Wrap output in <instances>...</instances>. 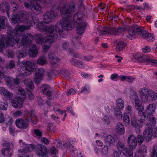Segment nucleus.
Instances as JSON below:
<instances>
[{"label": "nucleus", "mask_w": 157, "mask_h": 157, "mask_svg": "<svg viewBox=\"0 0 157 157\" xmlns=\"http://www.w3.org/2000/svg\"><path fill=\"white\" fill-rule=\"evenodd\" d=\"M115 140L114 138L111 135H108L105 139V142L109 146H112L114 144Z\"/></svg>", "instance_id": "obj_26"}, {"label": "nucleus", "mask_w": 157, "mask_h": 157, "mask_svg": "<svg viewBox=\"0 0 157 157\" xmlns=\"http://www.w3.org/2000/svg\"><path fill=\"white\" fill-rule=\"evenodd\" d=\"M84 92H86L87 93L90 92L89 88L86 86H85L82 87L81 93H82Z\"/></svg>", "instance_id": "obj_57"}, {"label": "nucleus", "mask_w": 157, "mask_h": 157, "mask_svg": "<svg viewBox=\"0 0 157 157\" xmlns=\"http://www.w3.org/2000/svg\"><path fill=\"white\" fill-rule=\"evenodd\" d=\"M15 66V62L13 60H11L8 62L6 66V68L7 69L10 70L11 69L14 68Z\"/></svg>", "instance_id": "obj_38"}, {"label": "nucleus", "mask_w": 157, "mask_h": 157, "mask_svg": "<svg viewBox=\"0 0 157 157\" xmlns=\"http://www.w3.org/2000/svg\"><path fill=\"white\" fill-rule=\"evenodd\" d=\"M2 8L4 10H5L6 11L7 13V15L8 17H9V10H10V6L9 5V4L7 2H5L3 3L2 4Z\"/></svg>", "instance_id": "obj_37"}, {"label": "nucleus", "mask_w": 157, "mask_h": 157, "mask_svg": "<svg viewBox=\"0 0 157 157\" xmlns=\"http://www.w3.org/2000/svg\"><path fill=\"white\" fill-rule=\"evenodd\" d=\"M86 16L84 13L80 11L74 15L73 17V23L74 25L82 23L83 21H86L85 18Z\"/></svg>", "instance_id": "obj_12"}, {"label": "nucleus", "mask_w": 157, "mask_h": 157, "mask_svg": "<svg viewBox=\"0 0 157 157\" xmlns=\"http://www.w3.org/2000/svg\"><path fill=\"white\" fill-rule=\"evenodd\" d=\"M135 79V78L134 77L127 76L126 78V81L128 82L132 83Z\"/></svg>", "instance_id": "obj_59"}, {"label": "nucleus", "mask_w": 157, "mask_h": 157, "mask_svg": "<svg viewBox=\"0 0 157 157\" xmlns=\"http://www.w3.org/2000/svg\"><path fill=\"white\" fill-rule=\"evenodd\" d=\"M16 90L17 94L20 95L17 96L15 99L17 100V102L18 103L24 101L26 98L25 90L20 87H16Z\"/></svg>", "instance_id": "obj_13"}, {"label": "nucleus", "mask_w": 157, "mask_h": 157, "mask_svg": "<svg viewBox=\"0 0 157 157\" xmlns=\"http://www.w3.org/2000/svg\"><path fill=\"white\" fill-rule=\"evenodd\" d=\"M22 114V112L19 110L13 113V115L16 117H17Z\"/></svg>", "instance_id": "obj_61"}, {"label": "nucleus", "mask_w": 157, "mask_h": 157, "mask_svg": "<svg viewBox=\"0 0 157 157\" xmlns=\"http://www.w3.org/2000/svg\"><path fill=\"white\" fill-rule=\"evenodd\" d=\"M138 151L143 154L147 153V148L145 145L141 146L138 150Z\"/></svg>", "instance_id": "obj_42"}, {"label": "nucleus", "mask_w": 157, "mask_h": 157, "mask_svg": "<svg viewBox=\"0 0 157 157\" xmlns=\"http://www.w3.org/2000/svg\"><path fill=\"white\" fill-rule=\"evenodd\" d=\"M4 97L6 99L8 100H10L12 99V98L13 97V94L11 92L8 91Z\"/></svg>", "instance_id": "obj_49"}, {"label": "nucleus", "mask_w": 157, "mask_h": 157, "mask_svg": "<svg viewBox=\"0 0 157 157\" xmlns=\"http://www.w3.org/2000/svg\"><path fill=\"white\" fill-rule=\"evenodd\" d=\"M151 50L150 47L149 46H147L144 48H142V51L144 53H147L150 52Z\"/></svg>", "instance_id": "obj_56"}, {"label": "nucleus", "mask_w": 157, "mask_h": 157, "mask_svg": "<svg viewBox=\"0 0 157 157\" xmlns=\"http://www.w3.org/2000/svg\"><path fill=\"white\" fill-rule=\"evenodd\" d=\"M133 58L136 60L141 63L144 61L150 63L151 59V58L148 56L137 54L134 55Z\"/></svg>", "instance_id": "obj_21"}, {"label": "nucleus", "mask_w": 157, "mask_h": 157, "mask_svg": "<svg viewBox=\"0 0 157 157\" xmlns=\"http://www.w3.org/2000/svg\"><path fill=\"white\" fill-rule=\"evenodd\" d=\"M13 122V120L12 118L9 117L7 119V122L6 123V124L7 125H10L12 124Z\"/></svg>", "instance_id": "obj_62"}, {"label": "nucleus", "mask_w": 157, "mask_h": 157, "mask_svg": "<svg viewBox=\"0 0 157 157\" xmlns=\"http://www.w3.org/2000/svg\"><path fill=\"white\" fill-rule=\"evenodd\" d=\"M116 131L119 134H124L125 132V129L124 125L121 123L120 122L118 123L116 127Z\"/></svg>", "instance_id": "obj_27"}, {"label": "nucleus", "mask_w": 157, "mask_h": 157, "mask_svg": "<svg viewBox=\"0 0 157 157\" xmlns=\"http://www.w3.org/2000/svg\"><path fill=\"white\" fill-rule=\"evenodd\" d=\"M117 149L120 153H122L125 156L128 154L127 148L125 147V145L123 142L118 141L116 144Z\"/></svg>", "instance_id": "obj_18"}, {"label": "nucleus", "mask_w": 157, "mask_h": 157, "mask_svg": "<svg viewBox=\"0 0 157 157\" xmlns=\"http://www.w3.org/2000/svg\"><path fill=\"white\" fill-rule=\"evenodd\" d=\"M47 129L48 130L52 132H54L56 130L55 127L51 123L48 124L47 126Z\"/></svg>", "instance_id": "obj_41"}, {"label": "nucleus", "mask_w": 157, "mask_h": 157, "mask_svg": "<svg viewBox=\"0 0 157 157\" xmlns=\"http://www.w3.org/2000/svg\"><path fill=\"white\" fill-rule=\"evenodd\" d=\"M35 148L36 154L39 156H43L48 154V149L44 145L38 144Z\"/></svg>", "instance_id": "obj_16"}, {"label": "nucleus", "mask_w": 157, "mask_h": 157, "mask_svg": "<svg viewBox=\"0 0 157 157\" xmlns=\"http://www.w3.org/2000/svg\"><path fill=\"white\" fill-rule=\"evenodd\" d=\"M7 103H5L4 102L1 103L0 105V109L3 110H6L8 106Z\"/></svg>", "instance_id": "obj_55"}, {"label": "nucleus", "mask_w": 157, "mask_h": 157, "mask_svg": "<svg viewBox=\"0 0 157 157\" xmlns=\"http://www.w3.org/2000/svg\"><path fill=\"white\" fill-rule=\"evenodd\" d=\"M59 10L57 6L52 7L51 10L50 12H48L45 13L43 16V18L45 20H48L50 19V22L54 17L58 15Z\"/></svg>", "instance_id": "obj_11"}, {"label": "nucleus", "mask_w": 157, "mask_h": 157, "mask_svg": "<svg viewBox=\"0 0 157 157\" xmlns=\"http://www.w3.org/2000/svg\"><path fill=\"white\" fill-rule=\"evenodd\" d=\"M50 89V87L47 85H42L40 87V92L44 94Z\"/></svg>", "instance_id": "obj_36"}, {"label": "nucleus", "mask_w": 157, "mask_h": 157, "mask_svg": "<svg viewBox=\"0 0 157 157\" xmlns=\"http://www.w3.org/2000/svg\"><path fill=\"white\" fill-rule=\"evenodd\" d=\"M86 21H83L82 23L75 24L76 25V32L79 35L82 34L85 32L86 27L87 25Z\"/></svg>", "instance_id": "obj_20"}, {"label": "nucleus", "mask_w": 157, "mask_h": 157, "mask_svg": "<svg viewBox=\"0 0 157 157\" xmlns=\"http://www.w3.org/2000/svg\"><path fill=\"white\" fill-rule=\"evenodd\" d=\"M133 96L135 99V107L137 110H139L138 114L139 116H144L146 117V113L142 112L144 109V107L142 105L141 101L139 99L136 93H134Z\"/></svg>", "instance_id": "obj_9"}, {"label": "nucleus", "mask_w": 157, "mask_h": 157, "mask_svg": "<svg viewBox=\"0 0 157 157\" xmlns=\"http://www.w3.org/2000/svg\"><path fill=\"white\" fill-rule=\"evenodd\" d=\"M5 18L4 16H0V29H4Z\"/></svg>", "instance_id": "obj_40"}, {"label": "nucleus", "mask_w": 157, "mask_h": 157, "mask_svg": "<svg viewBox=\"0 0 157 157\" xmlns=\"http://www.w3.org/2000/svg\"><path fill=\"white\" fill-rule=\"evenodd\" d=\"M44 70L43 68H37L35 69L34 81L36 84H38L40 82L44 75Z\"/></svg>", "instance_id": "obj_14"}, {"label": "nucleus", "mask_w": 157, "mask_h": 157, "mask_svg": "<svg viewBox=\"0 0 157 157\" xmlns=\"http://www.w3.org/2000/svg\"><path fill=\"white\" fill-rule=\"evenodd\" d=\"M75 10V5L73 3L65 5L61 8V14L65 16V17L63 18L60 21V25L63 29L67 30H70L72 29L73 26V23L69 18Z\"/></svg>", "instance_id": "obj_2"}, {"label": "nucleus", "mask_w": 157, "mask_h": 157, "mask_svg": "<svg viewBox=\"0 0 157 157\" xmlns=\"http://www.w3.org/2000/svg\"><path fill=\"white\" fill-rule=\"evenodd\" d=\"M108 148L107 146L105 145L101 149V152L104 155H106L108 154Z\"/></svg>", "instance_id": "obj_45"}, {"label": "nucleus", "mask_w": 157, "mask_h": 157, "mask_svg": "<svg viewBox=\"0 0 157 157\" xmlns=\"http://www.w3.org/2000/svg\"><path fill=\"white\" fill-rule=\"evenodd\" d=\"M148 121L149 123H148L146 124L147 127L146 129H147V130H151V131H152L153 125L155 124V123L154 124H153L151 122L149 121L148 120Z\"/></svg>", "instance_id": "obj_53"}, {"label": "nucleus", "mask_w": 157, "mask_h": 157, "mask_svg": "<svg viewBox=\"0 0 157 157\" xmlns=\"http://www.w3.org/2000/svg\"><path fill=\"white\" fill-rule=\"evenodd\" d=\"M15 124L17 127L23 130L26 129L29 126V122L27 119H23L22 118H18L16 119Z\"/></svg>", "instance_id": "obj_15"}, {"label": "nucleus", "mask_w": 157, "mask_h": 157, "mask_svg": "<svg viewBox=\"0 0 157 157\" xmlns=\"http://www.w3.org/2000/svg\"><path fill=\"white\" fill-rule=\"evenodd\" d=\"M48 59L49 62L52 64H56L59 61V59L52 52L48 53Z\"/></svg>", "instance_id": "obj_22"}, {"label": "nucleus", "mask_w": 157, "mask_h": 157, "mask_svg": "<svg viewBox=\"0 0 157 157\" xmlns=\"http://www.w3.org/2000/svg\"><path fill=\"white\" fill-rule=\"evenodd\" d=\"M36 147L35 145L32 144H26L22 151L25 152H29L33 151Z\"/></svg>", "instance_id": "obj_33"}, {"label": "nucleus", "mask_w": 157, "mask_h": 157, "mask_svg": "<svg viewBox=\"0 0 157 157\" xmlns=\"http://www.w3.org/2000/svg\"><path fill=\"white\" fill-rule=\"evenodd\" d=\"M136 25H134L130 28L128 30V32L129 34L128 38L131 40H133L136 37L135 34L136 31Z\"/></svg>", "instance_id": "obj_24"}, {"label": "nucleus", "mask_w": 157, "mask_h": 157, "mask_svg": "<svg viewBox=\"0 0 157 157\" xmlns=\"http://www.w3.org/2000/svg\"><path fill=\"white\" fill-rule=\"evenodd\" d=\"M76 91L73 89H70L67 92V95L69 96L70 95H73L75 94Z\"/></svg>", "instance_id": "obj_54"}, {"label": "nucleus", "mask_w": 157, "mask_h": 157, "mask_svg": "<svg viewBox=\"0 0 157 157\" xmlns=\"http://www.w3.org/2000/svg\"><path fill=\"white\" fill-rule=\"evenodd\" d=\"M11 102L12 103V106L15 108H17L18 107L19 108L21 109L23 107V102L18 103L17 100L13 99L11 101Z\"/></svg>", "instance_id": "obj_35"}, {"label": "nucleus", "mask_w": 157, "mask_h": 157, "mask_svg": "<svg viewBox=\"0 0 157 157\" xmlns=\"http://www.w3.org/2000/svg\"><path fill=\"white\" fill-rule=\"evenodd\" d=\"M13 78L10 77L7 78V83L8 85H10L11 86H13L14 82L12 79Z\"/></svg>", "instance_id": "obj_58"}, {"label": "nucleus", "mask_w": 157, "mask_h": 157, "mask_svg": "<svg viewBox=\"0 0 157 157\" xmlns=\"http://www.w3.org/2000/svg\"><path fill=\"white\" fill-rule=\"evenodd\" d=\"M24 84L26 87L33 90L34 89V86L33 82L29 79H25L24 81Z\"/></svg>", "instance_id": "obj_30"}, {"label": "nucleus", "mask_w": 157, "mask_h": 157, "mask_svg": "<svg viewBox=\"0 0 157 157\" xmlns=\"http://www.w3.org/2000/svg\"><path fill=\"white\" fill-rule=\"evenodd\" d=\"M13 154V152L9 148H4L1 150L2 157H10Z\"/></svg>", "instance_id": "obj_25"}, {"label": "nucleus", "mask_w": 157, "mask_h": 157, "mask_svg": "<svg viewBox=\"0 0 157 157\" xmlns=\"http://www.w3.org/2000/svg\"><path fill=\"white\" fill-rule=\"evenodd\" d=\"M79 40H78V37L77 36L73 39L72 43L74 45H77V44L80 45V44L78 43Z\"/></svg>", "instance_id": "obj_63"}, {"label": "nucleus", "mask_w": 157, "mask_h": 157, "mask_svg": "<svg viewBox=\"0 0 157 157\" xmlns=\"http://www.w3.org/2000/svg\"><path fill=\"white\" fill-rule=\"evenodd\" d=\"M151 157H157V147L156 146L153 147Z\"/></svg>", "instance_id": "obj_48"}, {"label": "nucleus", "mask_w": 157, "mask_h": 157, "mask_svg": "<svg viewBox=\"0 0 157 157\" xmlns=\"http://www.w3.org/2000/svg\"><path fill=\"white\" fill-rule=\"evenodd\" d=\"M18 155L19 157H29V155L26 153L21 150L20 149L18 150Z\"/></svg>", "instance_id": "obj_43"}, {"label": "nucleus", "mask_w": 157, "mask_h": 157, "mask_svg": "<svg viewBox=\"0 0 157 157\" xmlns=\"http://www.w3.org/2000/svg\"><path fill=\"white\" fill-rule=\"evenodd\" d=\"M156 105L154 103L149 105L147 107L146 113L147 114V119L149 121L154 124L155 122V119L152 114L155 110Z\"/></svg>", "instance_id": "obj_8"}, {"label": "nucleus", "mask_w": 157, "mask_h": 157, "mask_svg": "<svg viewBox=\"0 0 157 157\" xmlns=\"http://www.w3.org/2000/svg\"><path fill=\"white\" fill-rule=\"evenodd\" d=\"M38 53V51L35 45L34 44H31L30 46L29 54L31 57H33L36 56Z\"/></svg>", "instance_id": "obj_23"}, {"label": "nucleus", "mask_w": 157, "mask_h": 157, "mask_svg": "<svg viewBox=\"0 0 157 157\" xmlns=\"http://www.w3.org/2000/svg\"><path fill=\"white\" fill-rule=\"evenodd\" d=\"M49 99H51L53 97H58V94L56 92H52L49 90L46 93L44 94Z\"/></svg>", "instance_id": "obj_32"}, {"label": "nucleus", "mask_w": 157, "mask_h": 157, "mask_svg": "<svg viewBox=\"0 0 157 157\" xmlns=\"http://www.w3.org/2000/svg\"><path fill=\"white\" fill-rule=\"evenodd\" d=\"M13 7V16L12 17L11 20L12 22L14 24H16L13 22L14 20L17 21V19L16 18V15H19L20 17H21L20 14V12L22 11H19L18 9V2L16 5L13 4L11 5Z\"/></svg>", "instance_id": "obj_17"}, {"label": "nucleus", "mask_w": 157, "mask_h": 157, "mask_svg": "<svg viewBox=\"0 0 157 157\" xmlns=\"http://www.w3.org/2000/svg\"><path fill=\"white\" fill-rule=\"evenodd\" d=\"M21 17L17 15V21L14 20L15 23L21 22H25L28 24L26 25H18L14 28V32L10 27L8 28L7 37H3L0 39V52H2L4 48H6L10 44H17V48H19L21 46L29 44L34 40V37L30 33H28L26 35L23 36V32L29 29L33 25V23L36 25L34 27L40 31H43L47 34L46 36L43 37L41 35H37L36 36L35 41L38 44H41L43 48L45 50L48 49L50 47L51 43L56 41L58 37V33L62 37L63 36V29H59V25H56L55 27L51 26H48L47 24L50 22V19L45 20L39 22L38 17H33L31 14H29L26 11L20 12Z\"/></svg>", "instance_id": "obj_1"}, {"label": "nucleus", "mask_w": 157, "mask_h": 157, "mask_svg": "<svg viewBox=\"0 0 157 157\" xmlns=\"http://www.w3.org/2000/svg\"><path fill=\"white\" fill-rule=\"evenodd\" d=\"M146 117L145 116H139L138 121L139 122V124L136 120L135 118L131 119V125L133 127L135 128V129L137 133H140L141 132L140 129L143 125V123L145 121Z\"/></svg>", "instance_id": "obj_7"}, {"label": "nucleus", "mask_w": 157, "mask_h": 157, "mask_svg": "<svg viewBox=\"0 0 157 157\" xmlns=\"http://www.w3.org/2000/svg\"><path fill=\"white\" fill-rule=\"evenodd\" d=\"M123 121L124 123L128 124L129 122L130 118L129 115L127 113L124 114L123 118Z\"/></svg>", "instance_id": "obj_44"}, {"label": "nucleus", "mask_w": 157, "mask_h": 157, "mask_svg": "<svg viewBox=\"0 0 157 157\" xmlns=\"http://www.w3.org/2000/svg\"><path fill=\"white\" fill-rule=\"evenodd\" d=\"M140 96L141 99L145 102L153 101L157 99V93L151 90H148L145 88L140 89Z\"/></svg>", "instance_id": "obj_3"}, {"label": "nucleus", "mask_w": 157, "mask_h": 157, "mask_svg": "<svg viewBox=\"0 0 157 157\" xmlns=\"http://www.w3.org/2000/svg\"><path fill=\"white\" fill-rule=\"evenodd\" d=\"M6 54L8 57L10 58H12L14 56V53L12 51L10 50H6Z\"/></svg>", "instance_id": "obj_50"}, {"label": "nucleus", "mask_w": 157, "mask_h": 157, "mask_svg": "<svg viewBox=\"0 0 157 157\" xmlns=\"http://www.w3.org/2000/svg\"><path fill=\"white\" fill-rule=\"evenodd\" d=\"M117 106L115 108L122 109L124 107V102L121 98H118L116 100Z\"/></svg>", "instance_id": "obj_34"}, {"label": "nucleus", "mask_w": 157, "mask_h": 157, "mask_svg": "<svg viewBox=\"0 0 157 157\" xmlns=\"http://www.w3.org/2000/svg\"><path fill=\"white\" fill-rule=\"evenodd\" d=\"M136 138L137 140V142H138V143L140 144L139 145H141L144 141V138L142 135H138Z\"/></svg>", "instance_id": "obj_47"}, {"label": "nucleus", "mask_w": 157, "mask_h": 157, "mask_svg": "<svg viewBox=\"0 0 157 157\" xmlns=\"http://www.w3.org/2000/svg\"><path fill=\"white\" fill-rule=\"evenodd\" d=\"M126 30V29L124 27L117 28L106 27L104 28L103 30L98 29L96 33L100 36L109 34L117 35L122 34Z\"/></svg>", "instance_id": "obj_4"}, {"label": "nucleus", "mask_w": 157, "mask_h": 157, "mask_svg": "<svg viewBox=\"0 0 157 157\" xmlns=\"http://www.w3.org/2000/svg\"><path fill=\"white\" fill-rule=\"evenodd\" d=\"M31 121L34 124H36V120L37 119V117L36 116L31 114Z\"/></svg>", "instance_id": "obj_52"}, {"label": "nucleus", "mask_w": 157, "mask_h": 157, "mask_svg": "<svg viewBox=\"0 0 157 157\" xmlns=\"http://www.w3.org/2000/svg\"><path fill=\"white\" fill-rule=\"evenodd\" d=\"M22 65L20 68V73L22 75H30L33 70L32 62L29 61H23Z\"/></svg>", "instance_id": "obj_6"}, {"label": "nucleus", "mask_w": 157, "mask_h": 157, "mask_svg": "<svg viewBox=\"0 0 157 157\" xmlns=\"http://www.w3.org/2000/svg\"><path fill=\"white\" fill-rule=\"evenodd\" d=\"M136 33L141 37L146 39L149 41H153L154 38L153 35L148 33L144 30L143 28L136 26Z\"/></svg>", "instance_id": "obj_10"}, {"label": "nucleus", "mask_w": 157, "mask_h": 157, "mask_svg": "<svg viewBox=\"0 0 157 157\" xmlns=\"http://www.w3.org/2000/svg\"><path fill=\"white\" fill-rule=\"evenodd\" d=\"M19 57L23 58L26 55L25 48H24L20 50L19 51Z\"/></svg>", "instance_id": "obj_46"}, {"label": "nucleus", "mask_w": 157, "mask_h": 157, "mask_svg": "<svg viewBox=\"0 0 157 157\" xmlns=\"http://www.w3.org/2000/svg\"><path fill=\"white\" fill-rule=\"evenodd\" d=\"M9 132L11 135H13L14 132H15V130L14 128L12 126H10L9 127Z\"/></svg>", "instance_id": "obj_60"}, {"label": "nucleus", "mask_w": 157, "mask_h": 157, "mask_svg": "<svg viewBox=\"0 0 157 157\" xmlns=\"http://www.w3.org/2000/svg\"><path fill=\"white\" fill-rule=\"evenodd\" d=\"M25 7L28 9H30L31 11L34 14L38 15L42 12V7L41 6L37 3L35 2L34 0L30 1V3L24 2Z\"/></svg>", "instance_id": "obj_5"}, {"label": "nucleus", "mask_w": 157, "mask_h": 157, "mask_svg": "<svg viewBox=\"0 0 157 157\" xmlns=\"http://www.w3.org/2000/svg\"><path fill=\"white\" fill-rule=\"evenodd\" d=\"M8 91V90L3 87H0V94L4 96L5 95Z\"/></svg>", "instance_id": "obj_51"}, {"label": "nucleus", "mask_w": 157, "mask_h": 157, "mask_svg": "<svg viewBox=\"0 0 157 157\" xmlns=\"http://www.w3.org/2000/svg\"><path fill=\"white\" fill-rule=\"evenodd\" d=\"M120 109L117 108H115L114 109L115 115L118 118H121L122 117V114L121 112L120 111Z\"/></svg>", "instance_id": "obj_39"}, {"label": "nucleus", "mask_w": 157, "mask_h": 157, "mask_svg": "<svg viewBox=\"0 0 157 157\" xmlns=\"http://www.w3.org/2000/svg\"><path fill=\"white\" fill-rule=\"evenodd\" d=\"M126 44L123 41H119L117 45L116 50L117 52L122 51L125 48Z\"/></svg>", "instance_id": "obj_29"}, {"label": "nucleus", "mask_w": 157, "mask_h": 157, "mask_svg": "<svg viewBox=\"0 0 157 157\" xmlns=\"http://www.w3.org/2000/svg\"><path fill=\"white\" fill-rule=\"evenodd\" d=\"M78 60L73 58H72L70 60V62L71 64L75 66L76 64H77V63H78Z\"/></svg>", "instance_id": "obj_64"}, {"label": "nucleus", "mask_w": 157, "mask_h": 157, "mask_svg": "<svg viewBox=\"0 0 157 157\" xmlns=\"http://www.w3.org/2000/svg\"><path fill=\"white\" fill-rule=\"evenodd\" d=\"M37 63L41 66L47 63V59L45 56H42L39 58L37 60Z\"/></svg>", "instance_id": "obj_31"}, {"label": "nucleus", "mask_w": 157, "mask_h": 157, "mask_svg": "<svg viewBox=\"0 0 157 157\" xmlns=\"http://www.w3.org/2000/svg\"><path fill=\"white\" fill-rule=\"evenodd\" d=\"M152 134V131L147 129H146L143 133L144 138L147 141H149L151 140Z\"/></svg>", "instance_id": "obj_28"}, {"label": "nucleus", "mask_w": 157, "mask_h": 157, "mask_svg": "<svg viewBox=\"0 0 157 157\" xmlns=\"http://www.w3.org/2000/svg\"><path fill=\"white\" fill-rule=\"evenodd\" d=\"M128 143L130 148H135L137 145V140L136 136L133 135H129L127 140Z\"/></svg>", "instance_id": "obj_19"}]
</instances>
